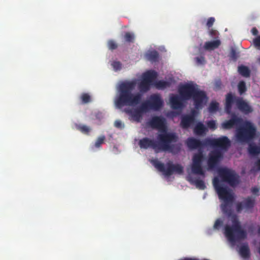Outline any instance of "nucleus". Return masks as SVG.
<instances>
[{"instance_id":"46","label":"nucleus","mask_w":260,"mask_h":260,"mask_svg":"<svg viewBox=\"0 0 260 260\" xmlns=\"http://www.w3.org/2000/svg\"><path fill=\"white\" fill-rule=\"evenodd\" d=\"M253 43L255 47L258 49H260V36L256 37L254 40H253Z\"/></svg>"},{"instance_id":"24","label":"nucleus","mask_w":260,"mask_h":260,"mask_svg":"<svg viewBox=\"0 0 260 260\" xmlns=\"http://www.w3.org/2000/svg\"><path fill=\"white\" fill-rule=\"evenodd\" d=\"M239 253L243 258H248L250 257V249L247 243L241 246L239 248Z\"/></svg>"},{"instance_id":"39","label":"nucleus","mask_w":260,"mask_h":260,"mask_svg":"<svg viewBox=\"0 0 260 260\" xmlns=\"http://www.w3.org/2000/svg\"><path fill=\"white\" fill-rule=\"evenodd\" d=\"M209 35L215 39H218V32L215 29H211L209 31Z\"/></svg>"},{"instance_id":"19","label":"nucleus","mask_w":260,"mask_h":260,"mask_svg":"<svg viewBox=\"0 0 260 260\" xmlns=\"http://www.w3.org/2000/svg\"><path fill=\"white\" fill-rule=\"evenodd\" d=\"M237 98L234 96L231 93H229L226 95L225 110L228 114H230L231 112L232 105L234 103H236Z\"/></svg>"},{"instance_id":"11","label":"nucleus","mask_w":260,"mask_h":260,"mask_svg":"<svg viewBox=\"0 0 260 260\" xmlns=\"http://www.w3.org/2000/svg\"><path fill=\"white\" fill-rule=\"evenodd\" d=\"M204 144L219 148L220 150H226L231 145V142L227 137L222 136L217 139L206 138Z\"/></svg>"},{"instance_id":"50","label":"nucleus","mask_w":260,"mask_h":260,"mask_svg":"<svg viewBox=\"0 0 260 260\" xmlns=\"http://www.w3.org/2000/svg\"><path fill=\"white\" fill-rule=\"evenodd\" d=\"M257 61L259 64H260V55L259 57L257 58Z\"/></svg>"},{"instance_id":"48","label":"nucleus","mask_w":260,"mask_h":260,"mask_svg":"<svg viewBox=\"0 0 260 260\" xmlns=\"http://www.w3.org/2000/svg\"><path fill=\"white\" fill-rule=\"evenodd\" d=\"M251 32L253 35L257 36L258 35V31L256 27H253L251 29Z\"/></svg>"},{"instance_id":"25","label":"nucleus","mask_w":260,"mask_h":260,"mask_svg":"<svg viewBox=\"0 0 260 260\" xmlns=\"http://www.w3.org/2000/svg\"><path fill=\"white\" fill-rule=\"evenodd\" d=\"M248 152L251 155H257L260 154V146L253 143H250L248 145Z\"/></svg>"},{"instance_id":"32","label":"nucleus","mask_w":260,"mask_h":260,"mask_svg":"<svg viewBox=\"0 0 260 260\" xmlns=\"http://www.w3.org/2000/svg\"><path fill=\"white\" fill-rule=\"evenodd\" d=\"M238 89L239 93L241 95L246 91V84L244 81H241L238 84Z\"/></svg>"},{"instance_id":"17","label":"nucleus","mask_w":260,"mask_h":260,"mask_svg":"<svg viewBox=\"0 0 260 260\" xmlns=\"http://www.w3.org/2000/svg\"><path fill=\"white\" fill-rule=\"evenodd\" d=\"M242 121L243 120L241 118L238 117L235 114H233L230 120H226L222 123V127L224 129H230L235 126L241 125Z\"/></svg>"},{"instance_id":"30","label":"nucleus","mask_w":260,"mask_h":260,"mask_svg":"<svg viewBox=\"0 0 260 260\" xmlns=\"http://www.w3.org/2000/svg\"><path fill=\"white\" fill-rule=\"evenodd\" d=\"M140 111L143 113L146 112L150 109V104L149 101L143 103L139 107H138Z\"/></svg>"},{"instance_id":"18","label":"nucleus","mask_w":260,"mask_h":260,"mask_svg":"<svg viewBox=\"0 0 260 260\" xmlns=\"http://www.w3.org/2000/svg\"><path fill=\"white\" fill-rule=\"evenodd\" d=\"M236 104L238 109L245 114H248L253 111V109L247 102L242 98H237Z\"/></svg>"},{"instance_id":"15","label":"nucleus","mask_w":260,"mask_h":260,"mask_svg":"<svg viewBox=\"0 0 260 260\" xmlns=\"http://www.w3.org/2000/svg\"><path fill=\"white\" fill-rule=\"evenodd\" d=\"M150 104V109L154 111L160 109L164 105V102L159 94H153L148 100Z\"/></svg>"},{"instance_id":"3","label":"nucleus","mask_w":260,"mask_h":260,"mask_svg":"<svg viewBox=\"0 0 260 260\" xmlns=\"http://www.w3.org/2000/svg\"><path fill=\"white\" fill-rule=\"evenodd\" d=\"M137 80L125 81L120 83L118 89V94L115 99V104L118 108L125 106H134L140 103L142 94L138 92L133 93L136 88Z\"/></svg>"},{"instance_id":"12","label":"nucleus","mask_w":260,"mask_h":260,"mask_svg":"<svg viewBox=\"0 0 260 260\" xmlns=\"http://www.w3.org/2000/svg\"><path fill=\"white\" fill-rule=\"evenodd\" d=\"M255 205V198L252 197H247L240 202H238L236 205V209L238 212H241L242 210L245 211H251Z\"/></svg>"},{"instance_id":"34","label":"nucleus","mask_w":260,"mask_h":260,"mask_svg":"<svg viewBox=\"0 0 260 260\" xmlns=\"http://www.w3.org/2000/svg\"><path fill=\"white\" fill-rule=\"evenodd\" d=\"M80 99L83 104L88 103L91 101L90 96L87 93H83L80 96Z\"/></svg>"},{"instance_id":"4","label":"nucleus","mask_w":260,"mask_h":260,"mask_svg":"<svg viewBox=\"0 0 260 260\" xmlns=\"http://www.w3.org/2000/svg\"><path fill=\"white\" fill-rule=\"evenodd\" d=\"M205 144V139L201 141L194 138H189L186 141V144L190 149L199 148L198 152L195 153L192 157V164L191 166L192 172L197 175H200L205 177V172L203 169L202 165L204 159L203 150L201 148L207 146Z\"/></svg>"},{"instance_id":"38","label":"nucleus","mask_w":260,"mask_h":260,"mask_svg":"<svg viewBox=\"0 0 260 260\" xmlns=\"http://www.w3.org/2000/svg\"><path fill=\"white\" fill-rule=\"evenodd\" d=\"M108 46L110 50H115L117 48V45L116 42L112 40H109L108 42Z\"/></svg>"},{"instance_id":"13","label":"nucleus","mask_w":260,"mask_h":260,"mask_svg":"<svg viewBox=\"0 0 260 260\" xmlns=\"http://www.w3.org/2000/svg\"><path fill=\"white\" fill-rule=\"evenodd\" d=\"M223 154L220 150L216 149L211 151L209 154L207 165L209 169L215 168L223 158Z\"/></svg>"},{"instance_id":"31","label":"nucleus","mask_w":260,"mask_h":260,"mask_svg":"<svg viewBox=\"0 0 260 260\" xmlns=\"http://www.w3.org/2000/svg\"><path fill=\"white\" fill-rule=\"evenodd\" d=\"M124 38L126 42L133 43L135 40V35L133 33L126 32L124 36Z\"/></svg>"},{"instance_id":"33","label":"nucleus","mask_w":260,"mask_h":260,"mask_svg":"<svg viewBox=\"0 0 260 260\" xmlns=\"http://www.w3.org/2000/svg\"><path fill=\"white\" fill-rule=\"evenodd\" d=\"M219 108V104L216 102H212L209 106V111L214 113L217 111Z\"/></svg>"},{"instance_id":"44","label":"nucleus","mask_w":260,"mask_h":260,"mask_svg":"<svg viewBox=\"0 0 260 260\" xmlns=\"http://www.w3.org/2000/svg\"><path fill=\"white\" fill-rule=\"evenodd\" d=\"M223 222L220 219H217L214 224V229H219L220 227L222 225Z\"/></svg>"},{"instance_id":"10","label":"nucleus","mask_w":260,"mask_h":260,"mask_svg":"<svg viewBox=\"0 0 260 260\" xmlns=\"http://www.w3.org/2000/svg\"><path fill=\"white\" fill-rule=\"evenodd\" d=\"M218 174L222 181L228 183L231 186H235L239 183L238 176L232 170L220 168L218 170Z\"/></svg>"},{"instance_id":"28","label":"nucleus","mask_w":260,"mask_h":260,"mask_svg":"<svg viewBox=\"0 0 260 260\" xmlns=\"http://www.w3.org/2000/svg\"><path fill=\"white\" fill-rule=\"evenodd\" d=\"M238 72L240 75L245 77L250 76V71L248 67L244 66H240L238 67Z\"/></svg>"},{"instance_id":"26","label":"nucleus","mask_w":260,"mask_h":260,"mask_svg":"<svg viewBox=\"0 0 260 260\" xmlns=\"http://www.w3.org/2000/svg\"><path fill=\"white\" fill-rule=\"evenodd\" d=\"M188 181L191 183L194 184L196 187L199 189L204 190L206 188V186L204 181L200 179H189Z\"/></svg>"},{"instance_id":"7","label":"nucleus","mask_w":260,"mask_h":260,"mask_svg":"<svg viewBox=\"0 0 260 260\" xmlns=\"http://www.w3.org/2000/svg\"><path fill=\"white\" fill-rule=\"evenodd\" d=\"M256 128L250 122H246L244 124L236 130V137L240 143H248L255 137Z\"/></svg>"},{"instance_id":"47","label":"nucleus","mask_w":260,"mask_h":260,"mask_svg":"<svg viewBox=\"0 0 260 260\" xmlns=\"http://www.w3.org/2000/svg\"><path fill=\"white\" fill-rule=\"evenodd\" d=\"M259 189L257 187H252L251 189V192L253 194H256L259 192Z\"/></svg>"},{"instance_id":"51","label":"nucleus","mask_w":260,"mask_h":260,"mask_svg":"<svg viewBox=\"0 0 260 260\" xmlns=\"http://www.w3.org/2000/svg\"><path fill=\"white\" fill-rule=\"evenodd\" d=\"M257 232L259 234H260V227L258 229Z\"/></svg>"},{"instance_id":"2","label":"nucleus","mask_w":260,"mask_h":260,"mask_svg":"<svg viewBox=\"0 0 260 260\" xmlns=\"http://www.w3.org/2000/svg\"><path fill=\"white\" fill-rule=\"evenodd\" d=\"M157 140L154 141L148 138H144L140 140L139 145L141 148L147 149H153L155 151H168L172 153H177L181 149L180 145L173 144L178 140L175 133L165 132L157 136Z\"/></svg>"},{"instance_id":"40","label":"nucleus","mask_w":260,"mask_h":260,"mask_svg":"<svg viewBox=\"0 0 260 260\" xmlns=\"http://www.w3.org/2000/svg\"><path fill=\"white\" fill-rule=\"evenodd\" d=\"M105 140V137L104 136L98 138V139L96 140L95 143V146L98 148L100 147L101 144H102L104 143Z\"/></svg>"},{"instance_id":"20","label":"nucleus","mask_w":260,"mask_h":260,"mask_svg":"<svg viewBox=\"0 0 260 260\" xmlns=\"http://www.w3.org/2000/svg\"><path fill=\"white\" fill-rule=\"evenodd\" d=\"M125 112L131 115L133 119L137 122L140 121L143 114L138 108L135 109H125Z\"/></svg>"},{"instance_id":"29","label":"nucleus","mask_w":260,"mask_h":260,"mask_svg":"<svg viewBox=\"0 0 260 260\" xmlns=\"http://www.w3.org/2000/svg\"><path fill=\"white\" fill-rule=\"evenodd\" d=\"M76 128L78 130L84 134L88 135L91 131L90 127L83 124L76 125Z\"/></svg>"},{"instance_id":"41","label":"nucleus","mask_w":260,"mask_h":260,"mask_svg":"<svg viewBox=\"0 0 260 260\" xmlns=\"http://www.w3.org/2000/svg\"><path fill=\"white\" fill-rule=\"evenodd\" d=\"M207 126L213 130L216 128V122L214 120H210L207 122Z\"/></svg>"},{"instance_id":"8","label":"nucleus","mask_w":260,"mask_h":260,"mask_svg":"<svg viewBox=\"0 0 260 260\" xmlns=\"http://www.w3.org/2000/svg\"><path fill=\"white\" fill-rule=\"evenodd\" d=\"M151 162L156 169L163 173L166 176H170L174 173L180 175L183 172V168L181 165L174 164L171 161L167 162L166 168L163 163L157 159H153Z\"/></svg>"},{"instance_id":"14","label":"nucleus","mask_w":260,"mask_h":260,"mask_svg":"<svg viewBox=\"0 0 260 260\" xmlns=\"http://www.w3.org/2000/svg\"><path fill=\"white\" fill-rule=\"evenodd\" d=\"M197 112L193 110L190 114H186L181 117L180 126L183 129H187L196 121Z\"/></svg>"},{"instance_id":"42","label":"nucleus","mask_w":260,"mask_h":260,"mask_svg":"<svg viewBox=\"0 0 260 260\" xmlns=\"http://www.w3.org/2000/svg\"><path fill=\"white\" fill-rule=\"evenodd\" d=\"M215 21V19L214 17H210L206 23V26L207 27L210 29L213 25L214 22Z\"/></svg>"},{"instance_id":"21","label":"nucleus","mask_w":260,"mask_h":260,"mask_svg":"<svg viewBox=\"0 0 260 260\" xmlns=\"http://www.w3.org/2000/svg\"><path fill=\"white\" fill-rule=\"evenodd\" d=\"M221 44L219 39H215L212 41H208L205 43L204 48L206 50H213L218 48Z\"/></svg>"},{"instance_id":"1","label":"nucleus","mask_w":260,"mask_h":260,"mask_svg":"<svg viewBox=\"0 0 260 260\" xmlns=\"http://www.w3.org/2000/svg\"><path fill=\"white\" fill-rule=\"evenodd\" d=\"M178 90L180 96L172 94L170 99L171 107L173 109L182 108V101L192 99L194 107L197 109L202 108L207 101V97L205 92L200 90L196 84L190 83L181 85L179 86Z\"/></svg>"},{"instance_id":"37","label":"nucleus","mask_w":260,"mask_h":260,"mask_svg":"<svg viewBox=\"0 0 260 260\" xmlns=\"http://www.w3.org/2000/svg\"><path fill=\"white\" fill-rule=\"evenodd\" d=\"M222 85L221 80L220 79L217 80L214 82L213 89L215 91L219 90L221 89Z\"/></svg>"},{"instance_id":"23","label":"nucleus","mask_w":260,"mask_h":260,"mask_svg":"<svg viewBox=\"0 0 260 260\" xmlns=\"http://www.w3.org/2000/svg\"><path fill=\"white\" fill-rule=\"evenodd\" d=\"M146 58L151 62H155L158 61L159 54L155 51H150L146 54Z\"/></svg>"},{"instance_id":"22","label":"nucleus","mask_w":260,"mask_h":260,"mask_svg":"<svg viewBox=\"0 0 260 260\" xmlns=\"http://www.w3.org/2000/svg\"><path fill=\"white\" fill-rule=\"evenodd\" d=\"M207 131V127L201 122H198L193 129L194 134L198 136L203 135Z\"/></svg>"},{"instance_id":"43","label":"nucleus","mask_w":260,"mask_h":260,"mask_svg":"<svg viewBox=\"0 0 260 260\" xmlns=\"http://www.w3.org/2000/svg\"><path fill=\"white\" fill-rule=\"evenodd\" d=\"M112 65L115 71L119 70L121 68V64L119 61H114Z\"/></svg>"},{"instance_id":"49","label":"nucleus","mask_w":260,"mask_h":260,"mask_svg":"<svg viewBox=\"0 0 260 260\" xmlns=\"http://www.w3.org/2000/svg\"><path fill=\"white\" fill-rule=\"evenodd\" d=\"M255 165L257 167V170L260 171V158L255 162Z\"/></svg>"},{"instance_id":"27","label":"nucleus","mask_w":260,"mask_h":260,"mask_svg":"<svg viewBox=\"0 0 260 260\" xmlns=\"http://www.w3.org/2000/svg\"><path fill=\"white\" fill-rule=\"evenodd\" d=\"M154 86L158 89H164L167 87H169L171 85V83L169 82L159 80L156 81L153 83Z\"/></svg>"},{"instance_id":"36","label":"nucleus","mask_w":260,"mask_h":260,"mask_svg":"<svg viewBox=\"0 0 260 260\" xmlns=\"http://www.w3.org/2000/svg\"><path fill=\"white\" fill-rule=\"evenodd\" d=\"M194 60L198 65H204L206 62L205 57L203 56L197 57L194 58Z\"/></svg>"},{"instance_id":"45","label":"nucleus","mask_w":260,"mask_h":260,"mask_svg":"<svg viewBox=\"0 0 260 260\" xmlns=\"http://www.w3.org/2000/svg\"><path fill=\"white\" fill-rule=\"evenodd\" d=\"M114 126L116 128L122 129L124 128V124L119 120H117L114 122Z\"/></svg>"},{"instance_id":"5","label":"nucleus","mask_w":260,"mask_h":260,"mask_svg":"<svg viewBox=\"0 0 260 260\" xmlns=\"http://www.w3.org/2000/svg\"><path fill=\"white\" fill-rule=\"evenodd\" d=\"M213 184L219 199L223 201L220 205L222 212L230 216L232 214L231 205L234 200L233 194L228 187L221 184L217 177L213 179Z\"/></svg>"},{"instance_id":"16","label":"nucleus","mask_w":260,"mask_h":260,"mask_svg":"<svg viewBox=\"0 0 260 260\" xmlns=\"http://www.w3.org/2000/svg\"><path fill=\"white\" fill-rule=\"evenodd\" d=\"M148 123L152 128L162 130L163 133L167 132L166 131L165 120L161 117L154 116L149 121Z\"/></svg>"},{"instance_id":"6","label":"nucleus","mask_w":260,"mask_h":260,"mask_svg":"<svg viewBox=\"0 0 260 260\" xmlns=\"http://www.w3.org/2000/svg\"><path fill=\"white\" fill-rule=\"evenodd\" d=\"M232 225H226L224 228V234L231 242L244 239L247 237V233L241 228L240 222L236 216H233L232 218Z\"/></svg>"},{"instance_id":"35","label":"nucleus","mask_w":260,"mask_h":260,"mask_svg":"<svg viewBox=\"0 0 260 260\" xmlns=\"http://www.w3.org/2000/svg\"><path fill=\"white\" fill-rule=\"evenodd\" d=\"M229 57L231 60L236 61L238 57V53L236 51L234 48L231 49Z\"/></svg>"},{"instance_id":"9","label":"nucleus","mask_w":260,"mask_h":260,"mask_svg":"<svg viewBox=\"0 0 260 260\" xmlns=\"http://www.w3.org/2000/svg\"><path fill=\"white\" fill-rule=\"evenodd\" d=\"M157 77V72L153 70H150L143 74L142 80L138 84L140 91L145 93L149 91Z\"/></svg>"}]
</instances>
